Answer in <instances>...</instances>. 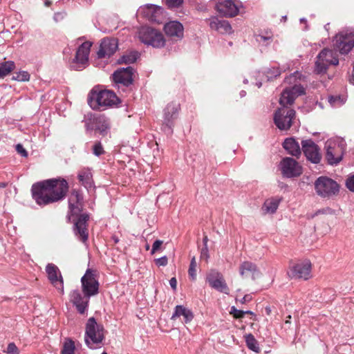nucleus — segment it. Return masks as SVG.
I'll use <instances>...</instances> for the list:
<instances>
[{
  "instance_id": "nucleus-1",
  "label": "nucleus",
  "mask_w": 354,
  "mask_h": 354,
  "mask_svg": "<svg viewBox=\"0 0 354 354\" xmlns=\"http://www.w3.org/2000/svg\"><path fill=\"white\" fill-rule=\"evenodd\" d=\"M68 189V183L64 179H48L32 186L33 199L39 205H46L62 200Z\"/></svg>"
},
{
  "instance_id": "nucleus-26",
  "label": "nucleus",
  "mask_w": 354,
  "mask_h": 354,
  "mask_svg": "<svg viewBox=\"0 0 354 354\" xmlns=\"http://www.w3.org/2000/svg\"><path fill=\"white\" fill-rule=\"evenodd\" d=\"M209 26L212 30H215L221 34H228L232 30V27L227 21L220 20L215 17L210 19Z\"/></svg>"
},
{
  "instance_id": "nucleus-35",
  "label": "nucleus",
  "mask_w": 354,
  "mask_h": 354,
  "mask_svg": "<svg viewBox=\"0 0 354 354\" xmlns=\"http://www.w3.org/2000/svg\"><path fill=\"white\" fill-rule=\"evenodd\" d=\"M138 57V54L136 52H131L128 54L124 55L120 59L119 63L132 64L134 63Z\"/></svg>"
},
{
  "instance_id": "nucleus-29",
  "label": "nucleus",
  "mask_w": 354,
  "mask_h": 354,
  "mask_svg": "<svg viewBox=\"0 0 354 354\" xmlns=\"http://www.w3.org/2000/svg\"><path fill=\"white\" fill-rule=\"evenodd\" d=\"M79 181L86 187L90 188L92 187V174L88 169H82L78 174Z\"/></svg>"
},
{
  "instance_id": "nucleus-4",
  "label": "nucleus",
  "mask_w": 354,
  "mask_h": 354,
  "mask_svg": "<svg viewBox=\"0 0 354 354\" xmlns=\"http://www.w3.org/2000/svg\"><path fill=\"white\" fill-rule=\"evenodd\" d=\"M104 339V326L96 322L94 317L88 319L86 324L84 340L88 347L95 349L101 347Z\"/></svg>"
},
{
  "instance_id": "nucleus-64",
  "label": "nucleus",
  "mask_w": 354,
  "mask_h": 354,
  "mask_svg": "<svg viewBox=\"0 0 354 354\" xmlns=\"http://www.w3.org/2000/svg\"><path fill=\"white\" fill-rule=\"evenodd\" d=\"M102 354H107L106 352H103Z\"/></svg>"
},
{
  "instance_id": "nucleus-42",
  "label": "nucleus",
  "mask_w": 354,
  "mask_h": 354,
  "mask_svg": "<svg viewBox=\"0 0 354 354\" xmlns=\"http://www.w3.org/2000/svg\"><path fill=\"white\" fill-rule=\"evenodd\" d=\"M230 313L236 319L243 318L245 315L243 310H238L234 306L231 307Z\"/></svg>"
},
{
  "instance_id": "nucleus-43",
  "label": "nucleus",
  "mask_w": 354,
  "mask_h": 354,
  "mask_svg": "<svg viewBox=\"0 0 354 354\" xmlns=\"http://www.w3.org/2000/svg\"><path fill=\"white\" fill-rule=\"evenodd\" d=\"M183 0H166V4L169 8L179 7L183 3Z\"/></svg>"
},
{
  "instance_id": "nucleus-18",
  "label": "nucleus",
  "mask_w": 354,
  "mask_h": 354,
  "mask_svg": "<svg viewBox=\"0 0 354 354\" xmlns=\"http://www.w3.org/2000/svg\"><path fill=\"white\" fill-rule=\"evenodd\" d=\"M118 49V41L115 38H104L97 53L98 58L110 57Z\"/></svg>"
},
{
  "instance_id": "nucleus-46",
  "label": "nucleus",
  "mask_w": 354,
  "mask_h": 354,
  "mask_svg": "<svg viewBox=\"0 0 354 354\" xmlns=\"http://www.w3.org/2000/svg\"><path fill=\"white\" fill-rule=\"evenodd\" d=\"M346 187L351 192H354V174L346 180Z\"/></svg>"
},
{
  "instance_id": "nucleus-24",
  "label": "nucleus",
  "mask_w": 354,
  "mask_h": 354,
  "mask_svg": "<svg viewBox=\"0 0 354 354\" xmlns=\"http://www.w3.org/2000/svg\"><path fill=\"white\" fill-rule=\"evenodd\" d=\"M239 272L242 277H251L252 280H255L261 275L256 265L250 261H244L240 265Z\"/></svg>"
},
{
  "instance_id": "nucleus-22",
  "label": "nucleus",
  "mask_w": 354,
  "mask_h": 354,
  "mask_svg": "<svg viewBox=\"0 0 354 354\" xmlns=\"http://www.w3.org/2000/svg\"><path fill=\"white\" fill-rule=\"evenodd\" d=\"M89 299V297L82 295L78 290H74L70 293V300L80 314H84L86 311Z\"/></svg>"
},
{
  "instance_id": "nucleus-21",
  "label": "nucleus",
  "mask_w": 354,
  "mask_h": 354,
  "mask_svg": "<svg viewBox=\"0 0 354 354\" xmlns=\"http://www.w3.org/2000/svg\"><path fill=\"white\" fill-rule=\"evenodd\" d=\"M326 159L328 164L336 165L339 163L342 158L343 152L339 145L334 142L326 143Z\"/></svg>"
},
{
  "instance_id": "nucleus-9",
  "label": "nucleus",
  "mask_w": 354,
  "mask_h": 354,
  "mask_svg": "<svg viewBox=\"0 0 354 354\" xmlns=\"http://www.w3.org/2000/svg\"><path fill=\"white\" fill-rule=\"evenodd\" d=\"M81 283L82 292L85 296L91 297L98 293L99 283L95 278L93 270H86L81 279Z\"/></svg>"
},
{
  "instance_id": "nucleus-50",
  "label": "nucleus",
  "mask_w": 354,
  "mask_h": 354,
  "mask_svg": "<svg viewBox=\"0 0 354 354\" xmlns=\"http://www.w3.org/2000/svg\"><path fill=\"white\" fill-rule=\"evenodd\" d=\"M169 285L171 286V288L174 290H176V288H177V280L175 277H172L170 280H169Z\"/></svg>"
},
{
  "instance_id": "nucleus-3",
  "label": "nucleus",
  "mask_w": 354,
  "mask_h": 354,
  "mask_svg": "<svg viewBox=\"0 0 354 354\" xmlns=\"http://www.w3.org/2000/svg\"><path fill=\"white\" fill-rule=\"evenodd\" d=\"M119 102L116 95L111 91H92L88 97V103L94 110H104Z\"/></svg>"
},
{
  "instance_id": "nucleus-41",
  "label": "nucleus",
  "mask_w": 354,
  "mask_h": 354,
  "mask_svg": "<svg viewBox=\"0 0 354 354\" xmlns=\"http://www.w3.org/2000/svg\"><path fill=\"white\" fill-rule=\"evenodd\" d=\"M93 153L97 156H99L104 153V151L102 144L100 142H97L93 147Z\"/></svg>"
},
{
  "instance_id": "nucleus-62",
  "label": "nucleus",
  "mask_w": 354,
  "mask_h": 354,
  "mask_svg": "<svg viewBox=\"0 0 354 354\" xmlns=\"http://www.w3.org/2000/svg\"><path fill=\"white\" fill-rule=\"evenodd\" d=\"M146 250H149V245H146Z\"/></svg>"
},
{
  "instance_id": "nucleus-55",
  "label": "nucleus",
  "mask_w": 354,
  "mask_h": 354,
  "mask_svg": "<svg viewBox=\"0 0 354 354\" xmlns=\"http://www.w3.org/2000/svg\"><path fill=\"white\" fill-rule=\"evenodd\" d=\"M295 77H296L295 75H292V76H290V77H287V78H286V81L291 82L292 78H295Z\"/></svg>"
},
{
  "instance_id": "nucleus-58",
  "label": "nucleus",
  "mask_w": 354,
  "mask_h": 354,
  "mask_svg": "<svg viewBox=\"0 0 354 354\" xmlns=\"http://www.w3.org/2000/svg\"><path fill=\"white\" fill-rule=\"evenodd\" d=\"M243 313H245V314H250V315H252L253 314V313L252 311H250V310H246V311L243 310Z\"/></svg>"
},
{
  "instance_id": "nucleus-59",
  "label": "nucleus",
  "mask_w": 354,
  "mask_h": 354,
  "mask_svg": "<svg viewBox=\"0 0 354 354\" xmlns=\"http://www.w3.org/2000/svg\"><path fill=\"white\" fill-rule=\"evenodd\" d=\"M245 94H246V93H245V91H241V93H240V95H241V97L245 96Z\"/></svg>"
},
{
  "instance_id": "nucleus-61",
  "label": "nucleus",
  "mask_w": 354,
  "mask_h": 354,
  "mask_svg": "<svg viewBox=\"0 0 354 354\" xmlns=\"http://www.w3.org/2000/svg\"><path fill=\"white\" fill-rule=\"evenodd\" d=\"M256 84L259 88L261 86V82H257Z\"/></svg>"
},
{
  "instance_id": "nucleus-45",
  "label": "nucleus",
  "mask_w": 354,
  "mask_h": 354,
  "mask_svg": "<svg viewBox=\"0 0 354 354\" xmlns=\"http://www.w3.org/2000/svg\"><path fill=\"white\" fill-rule=\"evenodd\" d=\"M15 149L17 152L20 154L23 157H27L28 156V152L24 148L23 145L21 144H17L15 146Z\"/></svg>"
},
{
  "instance_id": "nucleus-49",
  "label": "nucleus",
  "mask_w": 354,
  "mask_h": 354,
  "mask_svg": "<svg viewBox=\"0 0 354 354\" xmlns=\"http://www.w3.org/2000/svg\"><path fill=\"white\" fill-rule=\"evenodd\" d=\"M252 295L250 294H248V295H245L241 299H236V301H239L241 304H243L250 301L252 300Z\"/></svg>"
},
{
  "instance_id": "nucleus-47",
  "label": "nucleus",
  "mask_w": 354,
  "mask_h": 354,
  "mask_svg": "<svg viewBox=\"0 0 354 354\" xmlns=\"http://www.w3.org/2000/svg\"><path fill=\"white\" fill-rule=\"evenodd\" d=\"M156 264L158 266H165L168 263V259L166 256H163L160 258L155 260Z\"/></svg>"
},
{
  "instance_id": "nucleus-15",
  "label": "nucleus",
  "mask_w": 354,
  "mask_h": 354,
  "mask_svg": "<svg viewBox=\"0 0 354 354\" xmlns=\"http://www.w3.org/2000/svg\"><path fill=\"white\" fill-rule=\"evenodd\" d=\"M46 272L53 286L61 294H64V280L57 266L53 263H48L46 267Z\"/></svg>"
},
{
  "instance_id": "nucleus-20",
  "label": "nucleus",
  "mask_w": 354,
  "mask_h": 354,
  "mask_svg": "<svg viewBox=\"0 0 354 354\" xmlns=\"http://www.w3.org/2000/svg\"><path fill=\"white\" fill-rule=\"evenodd\" d=\"M111 128L110 120L104 115H97L93 117L92 124H87L88 129H95L102 136L108 134Z\"/></svg>"
},
{
  "instance_id": "nucleus-30",
  "label": "nucleus",
  "mask_w": 354,
  "mask_h": 354,
  "mask_svg": "<svg viewBox=\"0 0 354 354\" xmlns=\"http://www.w3.org/2000/svg\"><path fill=\"white\" fill-rule=\"evenodd\" d=\"M245 340L246 345L250 350L255 353H259L260 351L259 343L252 334L250 333L245 335Z\"/></svg>"
},
{
  "instance_id": "nucleus-11",
  "label": "nucleus",
  "mask_w": 354,
  "mask_h": 354,
  "mask_svg": "<svg viewBox=\"0 0 354 354\" xmlns=\"http://www.w3.org/2000/svg\"><path fill=\"white\" fill-rule=\"evenodd\" d=\"M335 48L342 54H347L354 47V33L341 32L333 40Z\"/></svg>"
},
{
  "instance_id": "nucleus-2",
  "label": "nucleus",
  "mask_w": 354,
  "mask_h": 354,
  "mask_svg": "<svg viewBox=\"0 0 354 354\" xmlns=\"http://www.w3.org/2000/svg\"><path fill=\"white\" fill-rule=\"evenodd\" d=\"M68 221L74 223L73 231L79 241L86 242L88 236V221L89 216L86 213H82L83 197L79 192L73 190L71 193L68 198Z\"/></svg>"
},
{
  "instance_id": "nucleus-5",
  "label": "nucleus",
  "mask_w": 354,
  "mask_h": 354,
  "mask_svg": "<svg viewBox=\"0 0 354 354\" xmlns=\"http://www.w3.org/2000/svg\"><path fill=\"white\" fill-rule=\"evenodd\" d=\"M139 38L142 43L153 48H162L165 44L162 33L150 27H142L139 30Z\"/></svg>"
},
{
  "instance_id": "nucleus-57",
  "label": "nucleus",
  "mask_w": 354,
  "mask_h": 354,
  "mask_svg": "<svg viewBox=\"0 0 354 354\" xmlns=\"http://www.w3.org/2000/svg\"><path fill=\"white\" fill-rule=\"evenodd\" d=\"M153 243H156V244H158V243H163V241H160V240H158L156 239V241H154V242Z\"/></svg>"
},
{
  "instance_id": "nucleus-38",
  "label": "nucleus",
  "mask_w": 354,
  "mask_h": 354,
  "mask_svg": "<svg viewBox=\"0 0 354 354\" xmlns=\"http://www.w3.org/2000/svg\"><path fill=\"white\" fill-rule=\"evenodd\" d=\"M223 275L216 271V270H211L207 274V281L209 283V286L212 284V281H216L218 280V279H221V277Z\"/></svg>"
},
{
  "instance_id": "nucleus-40",
  "label": "nucleus",
  "mask_w": 354,
  "mask_h": 354,
  "mask_svg": "<svg viewBox=\"0 0 354 354\" xmlns=\"http://www.w3.org/2000/svg\"><path fill=\"white\" fill-rule=\"evenodd\" d=\"M281 74V71L278 67H272V68H269L266 72V77L268 80H270L273 78H275L279 76Z\"/></svg>"
},
{
  "instance_id": "nucleus-56",
  "label": "nucleus",
  "mask_w": 354,
  "mask_h": 354,
  "mask_svg": "<svg viewBox=\"0 0 354 354\" xmlns=\"http://www.w3.org/2000/svg\"><path fill=\"white\" fill-rule=\"evenodd\" d=\"M7 186V183H0V187L1 188H4Z\"/></svg>"
},
{
  "instance_id": "nucleus-10",
  "label": "nucleus",
  "mask_w": 354,
  "mask_h": 354,
  "mask_svg": "<svg viewBox=\"0 0 354 354\" xmlns=\"http://www.w3.org/2000/svg\"><path fill=\"white\" fill-rule=\"evenodd\" d=\"M311 270L310 261L304 260L290 266L288 274L292 279L308 280L312 277Z\"/></svg>"
},
{
  "instance_id": "nucleus-27",
  "label": "nucleus",
  "mask_w": 354,
  "mask_h": 354,
  "mask_svg": "<svg viewBox=\"0 0 354 354\" xmlns=\"http://www.w3.org/2000/svg\"><path fill=\"white\" fill-rule=\"evenodd\" d=\"M180 316L183 317L184 323L187 324L190 322L193 318L194 315L191 310L182 305H178L175 307L174 312L171 317V319L175 320Z\"/></svg>"
},
{
  "instance_id": "nucleus-52",
  "label": "nucleus",
  "mask_w": 354,
  "mask_h": 354,
  "mask_svg": "<svg viewBox=\"0 0 354 354\" xmlns=\"http://www.w3.org/2000/svg\"><path fill=\"white\" fill-rule=\"evenodd\" d=\"M339 100V97L330 96L328 97V102L332 106H335L336 102Z\"/></svg>"
},
{
  "instance_id": "nucleus-32",
  "label": "nucleus",
  "mask_w": 354,
  "mask_h": 354,
  "mask_svg": "<svg viewBox=\"0 0 354 354\" xmlns=\"http://www.w3.org/2000/svg\"><path fill=\"white\" fill-rule=\"evenodd\" d=\"M210 286L212 288L226 295H228L230 292V290L223 276L221 277V279H218L216 281H212V284L210 285Z\"/></svg>"
},
{
  "instance_id": "nucleus-8",
  "label": "nucleus",
  "mask_w": 354,
  "mask_h": 354,
  "mask_svg": "<svg viewBox=\"0 0 354 354\" xmlns=\"http://www.w3.org/2000/svg\"><path fill=\"white\" fill-rule=\"evenodd\" d=\"M274 115V122L280 130H288L290 128L292 120L295 118V111L288 108V105H281Z\"/></svg>"
},
{
  "instance_id": "nucleus-28",
  "label": "nucleus",
  "mask_w": 354,
  "mask_h": 354,
  "mask_svg": "<svg viewBox=\"0 0 354 354\" xmlns=\"http://www.w3.org/2000/svg\"><path fill=\"white\" fill-rule=\"evenodd\" d=\"M283 148L293 156L298 157L301 154L300 146L294 138H286L283 143Z\"/></svg>"
},
{
  "instance_id": "nucleus-17",
  "label": "nucleus",
  "mask_w": 354,
  "mask_h": 354,
  "mask_svg": "<svg viewBox=\"0 0 354 354\" xmlns=\"http://www.w3.org/2000/svg\"><path fill=\"white\" fill-rule=\"evenodd\" d=\"M302 150L306 158L311 162L317 164L321 160V154L317 145L312 140L301 142Z\"/></svg>"
},
{
  "instance_id": "nucleus-60",
  "label": "nucleus",
  "mask_w": 354,
  "mask_h": 354,
  "mask_svg": "<svg viewBox=\"0 0 354 354\" xmlns=\"http://www.w3.org/2000/svg\"><path fill=\"white\" fill-rule=\"evenodd\" d=\"M208 239H207V237L205 236L203 239V243H206L207 242Z\"/></svg>"
},
{
  "instance_id": "nucleus-25",
  "label": "nucleus",
  "mask_w": 354,
  "mask_h": 354,
  "mask_svg": "<svg viewBox=\"0 0 354 354\" xmlns=\"http://www.w3.org/2000/svg\"><path fill=\"white\" fill-rule=\"evenodd\" d=\"M164 30L166 35L171 37L181 39L183 37V26L176 21L167 23L164 26Z\"/></svg>"
},
{
  "instance_id": "nucleus-7",
  "label": "nucleus",
  "mask_w": 354,
  "mask_h": 354,
  "mask_svg": "<svg viewBox=\"0 0 354 354\" xmlns=\"http://www.w3.org/2000/svg\"><path fill=\"white\" fill-rule=\"evenodd\" d=\"M315 188L317 194L322 197H330L339 192V186L334 180L320 176L315 182Z\"/></svg>"
},
{
  "instance_id": "nucleus-13",
  "label": "nucleus",
  "mask_w": 354,
  "mask_h": 354,
  "mask_svg": "<svg viewBox=\"0 0 354 354\" xmlns=\"http://www.w3.org/2000/svg\"><path fill=\"white\" fill-rule=\"evenodd\" d=\"M280 169L283 176L286 178H294L299 176L302 173V168L299 164L292 158H283L280 162Z\"/></svg>"
},
{
  "instance_id": "nucleus-39",
  "label": "nucleus",
  "mask_w": 354,
  "mask_h": 354,
  "mask_svg": "<svg viewBox=\"0 0 354 354\" xmlns=\"http://www.w3.org/2000/svg\"><path fill=\"white\" fill-rule=\"evenodd\" d=\"M12 79L17 81L26 82L30 79V74L27 71H20L17 73L12 77Z\"/></svg>"
},
{
  "instance_id": "nucleus-33",
  "label": "nucleus",
  "mask_w": 354,
  "mask_h": 354,
  "mask_svg": "<svg viewBox=\"0 0 354 354\" xmlns=\"http://www.w3.org/2000/svg\"><path fill=\"white\" fill-rule=\"evenodd\" d=\"M273 40V35L271 32H266V35L259 34L256 35V41L262 46H267Z\"/></svg>"
},
{
  "instance_id": "nucleus-44",
  "label": "nucleus",
  "mask_w": 354,
  "mask_h": 354,
  "mask_svg": "<svg viewBox=\"0 0 354 354\" xmlns=\"http://www.w3.org/2000/svg\"><path fill=\"white\" fill-rule=\"evenodd\" d=\"M6 353L8 354H19V349L15 343L8 344Z\"/></svg>"
},
{
  "instance_id": "nucleus-31",
  "label": "nucleus",
  "mask_w": 354,
  "mask_h": 354,
  "mask_svg": "<svg viewBox=\"0 0 354 354\" xmlns=\"http://www.w3.org/2000/svg\"><path fill=\"white\" fill-rule=\"evenodd\" d=\"M279 200L277 198H269L263 204V208L267 213H274L278 208Z\"/></svg>"
},
{
  "instance_id": "nucleus-12",
  "label": "nucleus",
  "mask_w": 354,
  "mask_h": 354,
  "mask_svg": "<svg viewBox=\"0 0 354 354\" xmlns=\"http://www.w3.org/2000/svg\"><path fill=\"white\" fill-rule=\"evenodd\" d=\"M91 46V43L86 41L78 48L75 57L71 64V68L81 71L86 67L88 60Z\"/></svg>"
},
{
  "instance_id": "nucleus-6",
  "label": "nucleus",
  "mask_w": 354,
  "mask_h": 354,
  "mask_svg": "<svg viewBox=\"0 0 354 354\" xmlns=\"http://www.w3.org/2000/svg\"><path fill=\"white\" fill-rule=\"evenodd\" d=\"M338 64L339 59L336 52L324 48L317 56L315 72L317 74L325 73L329 66H336Z\"/></svg>"
},
{
  "instance_id": "nucleus-51",
  "label": "nucleus",
  "mask_w": 354,
  "mask_h": 354,
  "mask_svg": "<svg viewBox=\"0 0 354 354\" xmlns=\"http://www.w3.org/2000/svg\"><path fill=\"white\" fill-rule=\"evenodd\" d=\"M164 249L162 245H153V248L151 250V253L154 254L158 251H162Z\"/></svg>"
},
{
  "instance_id": "nucleus-63",
  "label": "nucleus",
  "mask_w": 354,
  "mask_h": 354,
  "mask_svg": "<svg viewBox=\"0 0 354 354\" xmlns=\"http://www.w3.org/2000/svg\"><path fill=\"white\" fill-rule=\"evenodd\" d=\"M243 82H244L245 84L248 83V80H246V79H245V80H244Z\"/></svg>"
},
{
  "instance_id": "nucleus-54",
  "label": "nucleus",
  "mask_w": 354,
  "mask_h": 354,
  "mask_svg": "<svg viewBox=\"0 0 354 354\" xmlns=\"http://www.w3.org/2000/svg\"><path fill=\"white\" fill-rule=\"evenodd\" d=\"M290 319H291V315H288L287 317H286V320L285 322L286 324H290Z\"/></svg>"
},
{
  "instance_id": "nucleus-37",
  "label": "nucleus",
  "mask_w": 354,
  "mask_h": 354,
  "mask_svg": "<svg viewBox=\"0 0 354 354\" xmlns=\"http://www.w3.org/2000/svg\"><path fill=\"white\" fill-rule=\"evenodd\" d=\"M196 258L195 257H193L191 259L188 270L189 276L192 281H194L196 279Z\"/></svg>"
},
{
  "instance_id": "nucleus-14",
  "label": "nucleus",
  "mask_w": 354,
  "mask_h": 354,
  "mask_svg": "<svg viewBox=\"0 0 354 354\" xmlns=\"http://www.w3.org/2000/svg\"><path fill=\"white\" fill-rule=\"evenodd\" d=\"M216 9L225 17H234L239 12V2L237 0H215Z\"/></svg>"
},
{
  "instance_id": "nucleus-53",
  "label": "nucleus",
  "mask_w": 354,
  "mask_h": 354,
  "mask_svg": "<svg viewBox=\"0 0 354 354\" xmlns=\"http://www.w3.org/2000/svg\"><path fill=\"white\" fill-rule=\"evenodd\" d=\"M300 22H301V24H304L306 25V26H305V28H304V30H307V29H308V27H307V25H306V24H307V21H306V19L305 18H301V19H300Z\"/></svg>"
},
{
  "instance_id": "nucleus-19",
  "label": "nucleus",
  "mask_w": 354,
  "mask_h": 354,
  "mask_svg": "<svg viewBox=\"0 0 354 354\" xmlns=\"http://www.w3.org/2000/svg\"><path fill=\"white\" fill-rule=\"evenodd\" d=\"M304 93V88L298 84H295L290 88H286L281 93L279 99L281 105L292 104L295 99Z\"/></svg>"
},
{
  "instance_id": "nucleus-48",
  "label": "nucleus",
  "mask_w": 354,
  "mask_h": 354,
  "mask_svg": "<svg viewBox=\"0 0 354 354\" xmlns=\"http://www.w3.org/2000/svg\"><path fill=\"white\" fill-rule=\"evenodd\" d=\"M209 258L208 249L207 245H204V246L201 249V259L207 260Z\"/></svg>"
},
{
  "instance_id": "nucleus-16",
  "label": "nucleus",
  "mask_w": 354,
  "mask_h": 354,
  "mask_svg": "<svg viewBox=\"0 0 354 354\" xmlns=\"http://www.w3.org/2000/svg\"><path fill=\"white\" fill-rule=\"evenodd\" d=\"M179 104L176 103L168 104L165 109L163 130L171 134L172 133L173 120L177 118Z\"/></svg>"
},
{
  "instance_id": "nucleus-36",
  "label": "nucleus",
  "mask_w": 354,
  "mask_h": 354,
  "mask_svg": "<svg viewBox=\"0 0 354 354\" xmlns=\"http://www.w3.org/2000/svg\"><path fill=\"white\" fill-rule=\"evenodd\" d=\"M74 342L72 340H67L63 345L62 354H74Z\"/></svg>"
},
{
  "instance_id": "nucleus-23",
  "label": "nucleus",
  "mask_w": 354,
  "mask_h": 354,
  "mask_svg": "<svg viewBox=\"0 0 354 354\" xmlns=\"http://www.w3.org/2000/svg\"><path fill=\"white\" fill-rule=\"evenodd\" d=\"M133 68L128 66L117 70L113 75V80L117 84L129 86L133 82Z\"/></svg>"
},
{
  "instance_id": "nucleus-34",
  "label": "nucleus",
  "mask_w": 354,
  "mask_h": 354,
  "mask_svg": "<svg viewBox=\"0 0 354 354\" xmlns=\"http://www.w3.org/2000/svg\"><path fill=\"white\" fill-rule=\"evenodd\" d=\"M15 68V63L13 62H5L0 64V78L8 75Z\"/></svg>"
}]
</instances>
